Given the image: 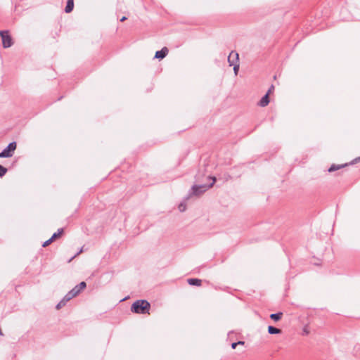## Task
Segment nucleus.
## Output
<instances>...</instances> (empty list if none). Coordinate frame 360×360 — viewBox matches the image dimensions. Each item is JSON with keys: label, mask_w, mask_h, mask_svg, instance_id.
<instances>
[{"label": "nucleus", "mask_w": 360, "mask_h": 360, "mask_svg": "<svg viewBox=\"0 0 360 360\" xmlns=\"http://www.w3.org/2000/svg\"><path fill=\"white\" fill-rule=\"evenodd\" d=\"M206 179L210 181L208 184H200V185H193L191 188V191L189 193L188 196L186 198L188 199L191 195H200L202 193H205L210 188L212 187L216 181V178L210 176H206Z\"/></svg>", "instance_id": "nucleus-1"}, {"label": "nucleus", "mask_w": 360, "mask_h": 360, "mask_svg": "<svg viewBox=\"0 0 360 360\" xmlns=\"http://www.w3.org/2000/svg\"><path fill=\"white\" fill-rule=\"evenodd\" d=\"M150 309V304L146 300H138L135 301L131 307V311L133 313L141 314H149Z\"/></svg>", "instance_id": "nucleus-2"}, {"label": "nucleus", "mask_w": 360, "mask_h": 360, "mask_svg": "<svg viewBox=\"0 0 360 360\" xmlns=\"http://www.w3.org/2000/svg\"><path fill=\"white\" fill-rule=\"evenodd\" d=\"M16 149V143L15 141L10 143L1 153H0V158H10Z\"/></svg>", "instance_id": "nucleus-3"}, {"label": "nucleus", "mask_w": 360, "mask_h": 360, "mask_svg": "<svg viewBox=\"0 0 360 360\" xmlns=\"http://www.w3.org/2000/svg\"><path fill=\"white\" fill-rule=\"evenodd\" d=\"M0 36L2 39V44L4 48H9L12 46L13 41L12 38L9 35L8 32L6 30L0 31Z\"/></svg>", "instance_id": "nucleus-4"}, {"label": "nucleus", "mask_w": 360, "mask_h": 360, "mask_svg": "<svg viewBox=\"0 0 360 360\" xmlns=\"http://www.w3.org/2000/svg\"><path fill=\"white\" fill-rule=\"evenodd\" d=\"M239 56L238 53L234 51H231L228 57V62L230 66H233L235 64H239Z\"/></svg>", "instance_id": "nucleus-5"}, {"label": "nucleus", "mask_w": 360, "mask_h": 360, "mask_svg": "<svg viewBox=\"0 0 360 360\" xmlns=\"http://www.w3.org/2000/svg\"><path fill=\"white\" fill-rule=\"evenodd\" d=\"M169 50L167 47H163L160 51L155 53V58L158 59H163L168 54Z\"/></svg>", "instance_id": "nucleus-6"}, {"label": "nucleus", "mask_w": 360, "mask_h": 360, "mask_svg": "<svg viewBox=\"0 0 360 360\" xmlns=\"http://www.w3.org/2000/svg\"><path fill=\"white\" fill-rule=\"evenodd\" d=\"M269 103V92H267L260 100L259 105L262 107L266 106Z\"/></svg>", "instance_id": "nucleus-7"}, {"label": "nucleus", "mask_w": 360, "mask_h": 360, "mask_svg": "<svg viewBox=\"0 0 360 360\" xmlns=\"http://www.w3.org/2000/svg\"><path fill=\"white\" fill-rule=\"evenodd\" d=\"M74 8V1L73 0H67V5L65 8V13H70Z\"/></svg>", "instance_id": "nucleus-8"}, {"label": "nucleus", "mask_w": 360, "mask_h": 360, "mask_svg": "<svg viewBox=\"0 0 360 360\" xmlns=\"http://www.w3.org/2000/svg\"><path fill=\"white\" fill-rule=\"evenodd\" d=\"M268 333L271 335L280 334V333H281V330L276 328L272 326H269L268 327Z\"/></svg>", "instance_id": "nucleus-9"}, {"label": "nucleus", "mask_w": 360, "mask_h": 360, "mask_svg": "<svg viewBox=\"0 0 360 360\" xmlns=\"http://www.w3.org/2000/svg\"><path fill=\"white\" fill-rule=\"evenodd\" d=\"M188 283L191 285L199 286L201 285L202 281L198 278H189L188 279Z\"/></svg>", "instance_id": "nucleus-10"}, {"label": "nucleus", "mask_w": 360, "mask_h": 360, "mask_svg": "<svg viewBox=\"0 0 360 360\" xmlns=\"http://www.w3.org/2000/svg\"><path fill=\"white\" fill-rule=\"evenodd\" d=\"M347 165H332L328 169L329 172H335L340 168L344 167Z\"/></svg>", "instance_id": "nucleus-11"}, {"label": "nucleus", "mask_w": 360, "mask_h": 360, "mask_svg": "<svg viewBox=\"0 0 360 360\" xmlns=\"http://www.w3.org/2000/svg\"><path fill=\"white\" fill-rule=\"evenodd\" d=\"M283 316V313L282 312H278V313H276V314H271L270 315V318L271 319H273L274 321H279Z\"/></svg>", "instance_id": "nucleus-12"}, {"label": "nucleus", "mask_w": 360, "mask_h": 360, "mask_svg": "<svg viewBox=\"0 0 360 360\" xmlns=\"http://www.w3.org/2000/svg\"><path fill=\"white\" fill-rule=\"evenodd\" d=\"M68 300H65V298L63 297L58 303V304L56 305V308L57 309H61L63 307H64L66 303L68 302Z\"/></svg>", "instance_id": "nucleus-13"}, {"label": "nucleus", "mask_w": 360, "mask_h": 360, "mask_svg": "<svg viewBox=\"0 0 360 360\" xmlns=\"http://www.w3.org/2000/svg\"><path fill=\"white\" fill-rule=\"evenodd\" d=\"M63 233V229H58V231L54 233L53 236L51 237V238L53 240L58 237L60 236V235Z\"/></svg>", "instance_id": "nucleus-14"}, {"label": "nucleus", "mask_w": 360, "mask_h": 360, "mask_svg": "<svg viewBox=\"0 0 360 360\" xmlns=\"http://www.w3.org/2000/svg\"><path fill=\"white\" fill-rule=\"evenodd\" d=\"M76 297L72 290H70L65 296V300L70 301L73 297Z\"/></svg>", "instance_id": "nucleus-15"}, {"label": "nucleus", "mask_w": 360, "mask_h": 360, "mask_svg": "<svg viewBox=\"0 0 360 360\" xmlns=\"http://www.w3.org/2000/svg\"><path fill=\"white\" fill-rule=\"evenodd\" d=\"M76 297L72 290H70L65 296V300L70 301L73 297Z\"/></svg>", "instance_id": "nucleus-16"}, {"label": "nucleus", "mask_w": 360, "mask_h": 360, "mask_svg": "<svg viewBox=\"0 0 360 360\" xmlns=\"http://www.w3.org/2000/svg\"><path fill=\"white\" fill-rule=\"evenodd\" d=\"M7 169L2 165H0V177H2L6 174Z\"/></svg>", "instance_id": "nucleus-17"}, {"label": "nucleus", "mask_w": 360, "mask_h": 360, "mask_svg": "<svg viewBox=\"0 0 360 360\" xmlns=\"http://www.w3.org/2000/svg\"><path fill=\"white\" fill-rule=\"evenodd\" d=\"M186 209V205L185 202H181L179 205V210L180 212H184Z\"/></svg>", "instance_id": "nucleus-18"}, {"label": "nucleus", "mask_w": 360, "mask_h": 360, "mask_svg": "<svg viewBox=\"0 0 360 360\" xmlns=\"http://www.w3.org/2000/svg\"><path fill=\"white\" fill-rule=\"evenodd\" d=\"M77 286L82 291V290H84L86 288V284L84 281H82L79 284L77 285Z\"/></svg>", "instance_id": "nucleus-19"}, {"label": "nucleus", "mask_w": 360, "mask_h": 360, "mask_svg": "<svg viewBox=\"0 0 360 360\" xmlns=\"http://www.w3.org/2000/svg\"><path fill=\"white\" fill-rule=\"evenodd\" d=\"M72 292H73V294H75V296L79 294L81 290L78 288V287L76 285L75 286L72 290Z\"/></svg>", "instance_id": "nucleus-20"}, {"label": "nucleus", "mask_w": 360, "mask_h": 360, "mask_svg": "<svg viewBox=\"0 0 360 360\" xmlns=\"http://www.w3.org/2000/svg\"><path fill=\"white\" fill-rule=\"evenodd\" d=\"M52 242H53V240L50 238L49 240H46L43 243L42 246L43 247H46V246L49 245Z\"/></svg>", "instance_id": "nucleus-21"}, {"label": "nucleus", "mask_w": 360, "mask_h": 360, "mask_svg": "<svg viewBox=\"0 0 360 360\" xmlns=\"http://www.w3.org/2000/svg\"><path fill=\"white\" fill-rule=\"evenodd\" d=\"M233 66V71L236 75H237L239 70V64H235Z\"/></svg>", "instance_id": "nucleus-22"}, {"label": "nucleus", "mask_w": 360, "mask_h": 360, "mask_svg": "<svg viewBox=\"0 0 360 360\" xmlns=\"http://www.w3.org/2000/svg\"><path fill=\"white\" fill-rule=\"evenodd\" d=\"M83 251V248H82L81 250H79V251L75 255L73 256L70 259V261H71L73 258H75V257H77V255H79L81 252H82Z\"/></svg>", "instance_id": "nucleus-23"}, {"label": "nucleus", "mask_w": 360, "mask_h": 360, "mask_svg": "<svg viewBox=\"0 0 360 360\" xmlns=\"http://www.w3.org/2000/svg\"><path fill=\"white\" fill-rule=\"evenodd\" d=\"M237 345H238L236 344V342H233V343L231 344V347H232V349H236V346H237Z\"/></svg>", "instance_id": "nucleus-24"}, {"label": "nucleus", "mask_w": 360, "mask_h": 360, "mask_svg": "<svg viewBox=\"0 0 360 360\" xmlns=\"http://www.w3.org/2000/svg\"><path fill=\"white\" fill-rule=\"evenodd\" d=\"M274 86L273 85H271V87L269 88V91H268L269 94L271 91H273V90H274Z\"/></svg>", "instance_id": "nucleus-25"}, {"label": "nucleus", "mask_w": 360, "mask_h": 360, "mask_svg": "<svg viewBox=\"0 0 360 360\" xmlns=\"http://www.w3.org/2000/svg\"><path fill=\"white\" fill-rule=\"evenodd\" d=\"M127 20V17L123 16V17L120 19V21H121V22H123V21H124V20Z\"/></svg>", "instance_id": "nucleus-26"}, {"label": "nucleus", "mask_w": 360, "mask_h": 360, "mask_svg": "<svg viewBox=\"0 0 360 360\" xmlns=\"http://www.w3.org/2000/svg\"><path fill=\"white\" fill-rule=\"evenodd\" d=\"M236 344L238 345H244V342L243 341H238L236 342Z\"/></svg>", "instance_id": "nucleus-27"}, {"label": "nucleus", "mask_w": 360, "mask_h": 360, "mask_svg": "<svg viewBox=\"0 0 360 360\" xmlns=\"http://www.w3.org/2000/svg\"><path fill=\"white\" fill-rule=\"evenodd\" d=\"M200 176L199 175H197L196 176V181H200Z\"/></svg>", "instance_id": "nucleus-28"}]
</instances>
